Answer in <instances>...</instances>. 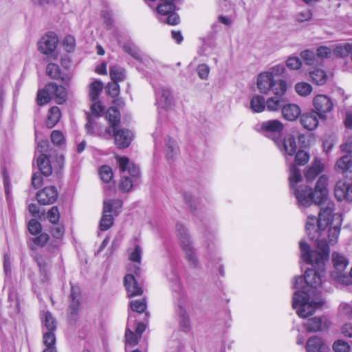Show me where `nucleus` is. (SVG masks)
<instances>
[{"instance_id":"obj_35","label":"nucleus","mask_w":352,"mask_h":352,"mask_svg":"<svg viewBox=\"0 0 352 352\" xmlns=\"http://www.w3.org/2000/svg\"><path fill=\"white\" fill-rule=\"evenodd\" d=\"M112 81L120 82L125 78V70L117 65L112 66L109 70Z\"/></svg>"},{"instance_id":"obj_58","label":"nucleus","mask_w":352,"mask_h":352,"mask_svg":"<svg viewBox=\"0 0 352 352\" xmlns=\"http://www.w3.org/2000/svg\"><path fill=\"white\" fill-rule=\"evenodd\" d=\"M108 94L112 97L117 96L120 92V86L118 82L113 81L111 83L108 84L107 87Z\"/></svg>"},{"instance_id":"obj_42","label":"nucleus","mask_w":352,"mask_h":352,"mask_svg":"<svg viewBox=\"0 0 352 352\" xmlns=\"http://www.w3.org/2000/svg\"><path fill=\"white\" fill-rule=\"evenodd\" d=\"M309 160V155L303 150H299L295 156V163L299 166L306 164Z\"/></svg>"},{"instance_id":"obj_2","label":"nucleus","mask_w":352,"mask_h":352,"mask_svg":"<svg viewBox=\"0 0 352 352\" xmlns=\"http://www.w3.org/2000/svg\"><path fill=\"white\" fill-rule=\"evenodd\" d=\"M100 118H104L108 121L109 126L106 129V133L109 136H113L116 146L120 149L128 148L134 135L129 129L118 128L121 118L120 111H91L87 113V122L85 124L87 132L90 134L94 133V127Z\"/></svg>"},{"instance_id":"obj_39","label":"nucleus","mask_w":352,"mask_h":352,"mask_svg":"<svg viewBox=\"0 0 352 352\" xmlns=\"http://www.w3.org/2000/svg\"><path fill=\"white\" fill-rule=\"evenodd\" d=\"M295 89L299 95L302 96H306L311 94L312 91V87L307 82H298L295 85Z\"/></svg>"},{"instance_id":"obj_38","label":"nucleus","mask_w":352,"mask_h":352,"mask_svg":"<svg viewBox=\"0 0 352 352\" xmlns=\"http://www.w3.org/2000/svg\"><path fill=\"white\" fill-rule=\"evenodd\" d=\"M56 331H43V342L46 347H56Z\"/></svg>"},{"instance_id":"obj_47","label":"nucleus","mask_w":352,"mask_h":352,"mask_svg":"<svg viewBox=\"0 0 352 352\" xmlns=\"http://www.w3.org/2000/svg\"><path fill=\"white\" fill-rule=\"evenodd\" d=\"M301 57L308 65H312L316 60V55L314 52L309 50H306L301 52Z\"/></svg>"},{"instance_id":"obj_49","label":"nucleus","mask_w":352,"mask_h":352,"mask_svg":"<svg viewBox=\"0 0 352 352\" xmlns=\"http://www.w3.org/2000/svg\"><path fill=\"white\" fill-rule=\"evenodd\" d=\"M28 230L33 235L40 234L41 225L36 219H32L28 222Z\"/></svg>"},{"instance_id":"obj_1","label":"nucleus","mask_w":352,"mask_h":352,"mask_svg":"<svg viewBox=\"0 0 352 352\" xmlns=\"http://www.w3.org/2000/svg\"><path fill=\"white\" fill-rule=\"evenodd\" d=\"M319 206L321 208L318 218L309 215L305 226L308 236L316 241V250L310 251L309 245L305 241L300 242L303 261L314 267L305 271L304 277L296 278L294 283V287L299 290L294 294L292 307L301 318L312 315L316 309L322 305L321 302L310 300V293L313 289H316L324 283L322 278L325 274L324 263L329 258V246L337 243L340 232V221L326 230L329 223V218L335 210L333 201L328 198L326 202Z\"/></svg>"},{"instance_id":"obj_48","label":"nucleus","mask_w":352,"mask_h":352,"mask_svg":"<svg viewBox=\"0 0 352 352\" xmlns=\"http://www.w3.org/2000/svg\"><path fill=\"white\" fill-rule=\"evenodd\" d=\"M50 236L46 233H40L37 236L33 237L31 241L35 246L43 247L48 241Z\"/></svg>"},{"instance_id":"obj_21","label":"nucleus","mask_w":352,"mask_h":352,"mask_svg":"<svg viewBox=\"0 0 352 352\" xmlns=\"http://www.w3.org/2000/svg\"><path fill=\"white\" fill-rule=\"evenodd\" d=\"M69 313L71 316H76L80 308L81 300L80 289L78 286H71V293L69 296Z\"/></svg>"},{"instance_id":"obj_10","label":"nucleus","mask_w":352,"mask_h":352,"mask_svg":"<svg viewBox=\"0 0 352 352\" xmlns=\"http://www.w3.org/2000/svg\"><path fill=\"white\" fill-rule=\"evenodd\" d=\"M187 298L184 294H179L175 303V312L178 317L180 329L185 332L190 329V320L186 310Z\"/></svg>"},{"instance_id":"obj_26","label":"nucleus","mask_w":352,"mask_h":352,"mask_svg":"<svg viewBox=\"0 0 352 352\" xmlns=\"http://www.w3.org/2000/svg\"><path fill=\"white\" fill-rule=\"evenodd\" d=\"M123 50L125 52L141 63H145L148 60V57L142 54L139 48L133 43H125L123 46Z\"/></svg>"},{"instance_id":"obj_41","label":"nucleus","mask_w":352,"mask_h":352,"mask_svg":"<svg viewBox=\"0 0 352 352\" xmlns=\"http://www.w3.org/2000/svg\"><path fill=\"white\" fill-rule=\"evenodd\" d=\"M130 306L133 311L142 313L146 309V302L144 299L131 300L130 302Z\"/></svg>"},{"instance_id":"obj_18","label":"nucleus","mask_w":352,"mask_h":352,"mask_svg":"<svg viewBox=\"0 0 352 352\" xmlns=\"http://www.w3.org/2000/svg\"><path fill=\"white\" fill-rule=\"evenodd\" d=\"M124 285L127 292V296L131 298L136 296H141L143 294V289L140 286L134 275L126 274L124 278Z\"/></svg>"},{"instance_id":"obj_53","label":"nucleus","mask_w":352,"mask_h":352,"mask_svg":"<svg viewBox=\"0 0 352 352\" xmlns=\"http://www.w3.org/2000/svg\"><path fill=\"white\" fill-rule=\"evenodd\" d=\"M63 45L65 49V50L67 52H72L74 51L76 45L75 39L74 36L71 35H68L65 36L64 41H63Z\"/></svg>"},{"instance_id":"obj_34","label":"nucleus","mask_w":352,"mask_h":352,"mask_svg":"<svg viewBox=\"0 0 352 352\" xmlns=\"http://www.w3.org/2000/svg\"><path fill=\"white\" fill-rule=\"evenodd\" d=\"M179 153L177 142L170 137L166 139V155L168 159H173Z\"/></svg>"},{"instance_id":"obj_9","label":"nucleus","mask_w":352,"mask_h":352,"mask_svg":"<svg viewBox=\"0 0 352 352\" xmlns=\"http://www.w3.org/2000/svg\"><path fill=\"white\" fill-rule=\"evenodd\" d=\"M161 3L157 6V13L160 15V21L168 25H175L179 23V16L175 12L174 1L159 0Z\"/></svg>"},{"instance_id":"obj_6","label":"nucleus","mask_w":352,"mask_h":352,"mask_svg":"<svg viewBox=\"0 0 352 352\" xmlns=\"http://www.w3.org/2000/svg\"><path fill=\"white\" fill-rule=\"evenodd\" d=\"M122 202L119 199H107L103 202L102 215L99 223L100 231L109 230L113 224L114 217L120 214Z\"/></svg>"},{"instance_id":"obj_14","label":"nucleus","mask_w":352,"mask_h":352,"mask_svg":"<svg viewBox=\"0 0 352 352\" xmlns=\"http://www.w3.org/2000/svg\"><path fill=\"white\" fill-rule=\"evenodd\" d=\"M318 118L325 119V116L320 111H305L300 116L302 126L309 131L315 129L318 125Z\"/></svg>"},{"instance_id":"obj_23","label":"nucleus","mask_w":352,"mask_h":352,"mask_svg":"<svg viewBox=\"0 0 352 352\" xmlns=\"http://www.w3.org/2000/svg\"><path fill=\"white\" fill-rule=\"evenodd\" d=\"M315 110H333V103L330 98L324 94H318L314 98Z\"/></svg>"},{"instance_id":"obj_25","label":"nucleus","mask_w":352,"mask_h":352,"mask_svg":"<svg viewBox=\"0 0 352 352\" xmlns=\"http://www.w3.org/2000/svg\"><path fill=\"white\" fill-rule=\"evenodd\" d=\"M47 89L54 94L56 103L62 104L66 101L67 94L64 87L58 85L55 82H51L47 85Z\"/></svg>"},{"instance_id":"obj_3","label":"nucleus","mask_w":352,"mask_h":352,"mask_svg":"<svg viewBox=\"0 0 352 352\" xmlns=\"http://www.w3.org/2000/svg\"><path fill=\"white\" fill-rule=\"evenodd\" d=\"M302 179V177L299 168L295 164H292L289 177L291 190L300 206L308 207L313 203L315 204V195L312 188L308 186L300 185L297 186V184L300 182Z\"/></svg>"},{"instance_id":"obj_57","label":"nucleus","mask_w":352,"mask_h":352,"mask_svg":"<svg viewBox=\"0 0 352 352\" xmlns=\"http://www.w3.org/2000/svg\"><path fill=\"white\" fill-rule=\"evenodd\" d=\"M301 65V60L298 57H290L287 60V66L291 69H298Z\"/></svg>"},{"instance_id":"obj_54","label":"nucleus","mask_w":352,"mask_h":352,"mask_svg":"<svg viewBox=\"0 0 352 352\" xmlns=\"http://www.w3.org/2000/svg\"><path fill=\"white\" fill-rule=\"evenodd\" d=\"M125 107V102L122 98L117 97L112 100L111 106L107 110H120Z\"/></svg>"},{"instance_id":"obj_63","label":"nucleus","mask_w":352,"mask_h":352,"mask_svg":"<svg viewBox=\"0 0 352 352\" xmlns=\"http://www.w3.org/2000/svg\"><path fill=\"white\" fill-rule=\"evenodd\" d=\"M32 184L34 187L39 188L43 184V177L41 173H35L32 178Z\"/></svg>"},{"instance_id":"obj_12","label":"nucleus","mask_w":352,"mask_h":352,"mask_svg":"<svg viewBox=\"0 0 352 352\" xmlns=\"http://www.w3.org/2000/svg\"><path fill=\"white\" fill-rule=\"evenodd\" d=\"M103 83L99 80L93 81L89 87V98L92 102L90 104L89 110H104V107L102 105L99 100V96L103 89Z\"/></svg>"},{"instance_id":"obj_31","label":"nucleus","mask_w":352,"mask_h":352,"mask_svg":"<svg viewBox=\"0 0 352 352\" xmlns=\"http://www.w3.org/2000/svg\"><path fill=\"white\" fill-rule=\"evenodd\" d=\"M309 76L312 82L317 85H323L327 80V75L326 72L318 68H316L309 72Z\"/></svg>"},{"instance_id":"obj_51","label":"nucleus","mask_w":352,"mask_h":352,"mask_svg":"<svg viewBox=\"0 0 352 352\" xmlns=\"http://www.w3.org/2000/svg\"><path fill=\"white\" fill-rule=\"evenodd\" d=\"M47 219L53 223L56 224L60 219V213L57 206H53L47 212Z\"/></svg>"},{"instance_id":"obj_29","label":"nucleus","mask_w":352,"mask_h":352,"mask_svg":"<svg viewBox=\"0 0 352 352\" xmlns=\"http://www.w3.org/2000/svg\"><path fill=\"white\" fill-rule=\"evenodd\" d=\"M37 166L44 176H50L52 173V168L50 160L46 154H41L37 159Z\"/></svg>"},{"instance_id":"obj_15","label":"nucleus","mask_w":352,"mask_h":352,"mask_svg":"<svg viewBox=\"0 0 352 352\" xmlns=\"http://www.w3.org/2000/svg\"><path fill=\"white\" fill-rule=\"evenodd\" d=\"M283 155H293L297 149L296 138L293 134L286 135L280 138V143L275 144Z\"/></svg>"},{"instance_id":"obj_52","label":"nucleus","mask_w":352,"mask_h":352,"mask_svg":"<svg viewBox=\"0 0 352 352\" xmlns=\"http://www.w3.org/2000/svg\"><path fill=\"white\" fill-rule=\"evenodd\" d=\"M51 140L55 145L62 146L65 143V138L60 131H54L51 134Z\"/></svg>"},{"instance_id":"obj_61","label":"nucleus","mask_w":352,"mask_h":352,"mask_svg":"<svg viewBox=\"0 0 352 352\" xmlns=\"http://www.w3.org/2000/svg\"><path fill=\"white\" fill-rule=\"evenodd\" d=\"M285 67L283 65H277L274 67L270 68V71L267 72V73H270L273 78L274 76H280L284 73Z\"/></svg>"},{"instance_id":"obj_45","label":"nucleus","mask_w":352,"mask_h":352,"mask_svg":"<svg viewBox=\"0 0 352 352\" xmlns=\"http://www.w3.org/2000/svg\"><path fill=\"white\" fill-rule=\"evenodd\" d=\"M335 52L337 55L343 57L348 56L350 53L352 54V44L346 43L343 45L337 46Z\"/></svg>"},{"instance_id":"obj_19","label":"nucleus","mask_w":352,"mask_h":352,"mask_svg":"<svg viewBox=\"0 0 352 352\" xmlns=\"http://www.w3.org/2000/svg\"><path fill=\"white\" fill-rule=\"evenodd\" d=\"M58 38L54 33L43 36L38 43V50L45 54L53 52L56 48Z\"/></svg>"},{"instance_id":"obj_56","label":"nucleus","mask_w":352,"mask_h":352,"mask_svg":"<svg viewBox=\"0 0 352 352\" xmlns=\"http://www.w3.org/2000/svg\"><path fill=\"white\" fill-rule=\"evenodd\" d=\"M197 71L199 77L203 80H205L208 76L210 68L206 64H200L198 65Z\"/></svg>"},{"instance_id":"obj_55","label":"nucleus","mask_w":352,"mask_h":352,"mask_svg":"<svg viewBox=\"0 0 352 352\" xmlns=\"http://www.w3.org/2000/svg\"><path fill=\"white\" fill-rule=\"evenodd\" d=\"M142 248L139 245H136L133 251L130 254L131 261L140 263L142 258Z\"/></svg>"},{"instance_id":"obj_40","label":"nucleus","mask_w":352,"mask_h":352,"mask_svg":"<svg viewBox=\"0 0 352 352\" xmlns=\"http://www.w3.org/2000/svg\"><path fill=\"white\" fill-rule=\"evenodd\" d=\"M99 174L101 179L106 183L109 182L113 178L112 169L109 166H102L99 170Z\"/></svg>"},{"instance_id":"obj_7","label":"nucleus","mask_w":352,"mask_h":352,"mask_svg":"<svg viewBox=\"0 0 352 352\" xmlns=\"http://www.w3.org/2000/svg\"><path fill=\"white\" fill-rule=\"evenodd\" d=\"M176 230L181 247L185 253L186 259L187 260L189 265L192 267H196L198 263V259L195 250L192 246V241L188 232V230L184 225L177 223L176 226Z\"/></svg>"},{"instance_id":"obj_43","label":"nucleus","mask_w":352,"mask_h":352,"mask_svg":"<svg viewBox=\"0 0 352 352\" xmlns=\"http://www.w3.org/2000/svg\"><path fill=\"white\" fill-rule=\"evenodd\" d=\"M141 337L131 331L129 329H126L125 332L126 344L127 345L135 346L138 343V340Z\"/></svg>"},{"instance_id":"obj_64","label":"nucleus","mask_w":352,"mask_h":352,"mask_svg":"<svg viewBox=\"0 0 352 352\" xmlns=\"http://www.w3.org/2000/svg\"><path fill=\"white\" fill-rule=\"evenodd\" d=\"M341 151L346 153H352V135L350 136L344 144L340 146Z\"/></svg>"},{"instance_id":"obj_22","label":"nucleus","mask_w":352,"mask_h":352,"mask_svg":"<svg viewBox=\"0 0 352 352\" xmlns=\"http://www.w3.org/2000/svg\"><path fill=\"white\" fill-rule=\"evenodd\" d=\"M274 78L270 73H261L257 78V88L262 94H267L272 88Z\"/></svg>"},{"instance_id":"obj_37","label":"nucleus","mask_w":352,"mask_h":352,"mask_svg":"<svg viewBox=\"0 0 352 352\" xmlns=\"http://www.w3.org/2000/svg\"><path fill=\"white\" fill-rule=\"evenodd\" d=\"M61 111H48L45 122L46 126L53 128L59 121L61 117Z\"/></svg>"},{"instance_id":"obj_5","label":"nucleus","mask_w":352,"mask_h":352,"mask_svg":"<svg viewBox=\"0 0 352 352\" xmlns=\"http://www.w3.org/2000/svg\"><path fill=\"white\" fill-rule=\"evenodd\" d=\"M287 83L283 80H274L271 91L275 96L271 97L267 100L268 110H300L298 105L290 104L283 96L287 91Z\"/></svg>"},{"instance_id":"obj_60","label":"nucleus","mask_w":352,"mask_h":352,"mask_svg":"<svg viewBox=\"0 0 352 352\" xmlns=\"http://www.w3.org/2000/svg\"><path fill=\"white\" fill-rule=\"evenodd\" d=\"M302 111H282L283 118L288 121H294L300 118Z\"/></svg>"},{"instance_id":"obj_50","label":"nucleus","mask_w":352,"mask_h":352,"mask_svg":"<svg viewBox=\"0 0 352 352\" xmlns=\"http://www.w3.org/2000/svg\"><path fill=\"white\" fill-rule=\"evenodd\" d=\"M333 348L336 352H349L350 346L348 342L338 340L333 343Z\"/></svg>"},{"instance_id":"obj_4","label":"nucleus","mask_w":352,"mask_h":352,"mask_svg":"<svg viewBox=\"0 0 352 352\" xmlns=\"http://www.w3.org/2000/svg\"><path fill=\"white\" fill-rule=\"evenodd\" d=\"M116 159L121 173L119 188L122 192H128L140 179L139 167L130 162L129 159L126 157H117Z\"/></svg>"},{"instance_id":"obj_59","label":"nucleus","mask_w":352,"mask_h":352,"mask_svg":"<svg viewBox=\"0 0 352 352\" xmlns=\"http://www.w3.org/2000/svg\"><path fill=\"white\" fill-rule=\"evenodd\" d=\"M3 270L6 276H11V258L8 254H5L3 258Z\"/></svg>"},{"instance_id":"obj_24","label":"nucleus","mask_w":352,"mask_h":352,"mask_svg":"<svg viewBox=\"0 0 352 352\" xmlns=\"http://www.w3.org/2000/svg\"><path fill=\"white\" fill-rule=\"evenodd\" d=\"M307 352H327L328 347L318 336L311 337L307 342Z\"/></svg>"},{"instance_id":"obj_44","label":"nucleus","mask_w":352,"mask_h":352,"mask_svg":"<svg viewBox=\"0 0 352 352\" xmlns=\"http://www.w3.org/2000/svg\"><path fill=\"white\" fill-rule=\"evenodd\" d=\"M49 91L50 90L47 89L39 90L38 91L36 100L38 105L42 106L50 102V94L48 93Z\"/></svg>"},{"instance_id":"obj_36","label":"nucleus","mask_w":352,"mask_h":352,"mask_svg":"<svg viewBox=\"0 0 352 352\" xmlns=\"http://www.w3.org/2000/svg\"><path fill=\"white\" fill-rule=\"evenodd\" d=\"M265 107H267V100L265 101L263 96H254L250 100L252 110H265Z\"/></svg>"},{"instance_id":"obj_28","label":"nucleus","mask_w":352,"mask_h":352,"mask_svg":"<svg viewBox=\"0 0 352 352\" xmlns=\"http://www.w3.org/2000/svg\"><path fill=\"white\" fill-rule=\"evenodd\" d=\"M304 326L307 331L316 332L322 331L327 328L326 322L323 321L320 318L314 317L309 319Z\"/></svg>"},{"instance_id":"obj_27","label":"nucleus","mask_w":352,"mask_h":352,"mask_svg":"<svg viewBox=\"0 0 352 352\" xmlns=\"http://www.w3.org/2000/svg\"><path fill=\"white\" fill-rule=\"evenodd\" d=\"M324 170V166L322 162L315 159L311 165L309 167L305 173V178L307 182L313 181L318 175H319Z\"/></svg>"},{"instance_id":"obj_16","label":"nucleus","mask_w":352,"mask_h":352,"mask_svg":"<svg viewBox=\"0 0 352 352\" xmlns=\"http://www.w3.org/2000/svg\"><path fill=\"white\" fill-rule=\"evenodd\" d=\"M334 195L338 201H352V184L338 181L335 186Z\"/></svg>"},{"instance_id":"obj_62","label":"nucleus","mask_w":352,"mask_h":352,"mask_svg":"<svg viewBox=\"0 0 352 352\" xmlns=\"http://www.w3.org/2000/svg\"><path fill=\"white\" fill-rule=\"evenodd\" d=\"M331 54V50L325 46H320L317 49V56L319 58H324L329 57Z\"/></svg>"},{"instance_id":"obj_46","label":"nucleus","mask_w":352,"mask_h":352,"mask_svg":"<svg viewBox=\"0 0 352 352\" xmlns=\"http://www.w3.org/2000/svg\"><path fill=\"white\" fill-rule=\"evenodd\" d=\"M312 17V12L310 10L306 9L296 14L295 19L298 23L309 21Z\"/></svg>"},{"instance_id":"obj_8","label":"nucleus","mask_w":352,"mask_h":352,"mask_svg":"<svg viewBox=\"0 0 352 352\" xmlns=\"http://www.w3.org/2000/svg\"><path fill=\"white\" fill-rule=\"evenodd\" d=\"M283 129V124L278 120L265 121L256 126V130L258 132L273 140L275 144L280 143Z\"/></svg>"},{"instance_id":"obj_33","label":"nucleus","mask_w":352,"mask_h":352,"mask_svg":"<svg viewBox=\"0 0 352 352\" xmlns=\"http://www.w3.org/2000/svg\"><path fill=\"white\" fill-rule=\"evenodd\" d=\"M332 261L334 265V267L340 272V276L342 275V272L344 270V269L348 265L347 259L340 254L338 252H333L332 254Z\"/></svg>"},{"instance_id":"obj_17","label":"nucleus","mask_w":352,"mask_h":352,"mask_svg":"<svg viewBox=\"0 0 352 352\" xmlns=\"http://www.w3.org/2000/svg\"><path fill=\"white\" fill-rule=\"evenodd\" d=\"M57 197L58 192L54 186L45 187L36 194V199L42 205L52 204L56 201Z\"/></svg>"},{"instance_id":"obj_13","label":"nucleus","mask_w":352,"mask_h":352,"mask_svg":"<svg viewBox=\"0 0 352 352\" xmlns=\"http://www.w3.org/2000/svg\"><path fill=\"white\" fill-rule=\"evenodd\" d=\"M315 195V204L320 205L328 200V177L323 175L318 179L315 190L314 191Z\"/></svg>"},{"instance_id":"obj_11","label":"nucleus","mask_w":352,"mask_h":352,"mask_svg":"<svg viewBox=\"0 0 352 352\" xmlns=\"http://www.w3.org/2000/svg\"><path fill=\"white\" fill-rule=\"evenodd\" d=\"M155 105L158 109H167L173 103V96L170 89L165 86L160 85L155 89Z\"/></svg>"},{"instance_id":"obj_30","label":"nucleus","mask_w":352,"mask_h":352,"mask_svg":"<svg viewBox=\"0 0 352 352\" xmlns=\"http://www.w3.org/2000/svg\"><path fill=\"white\" fill-rule=\"evenodd\" d=\"M47 73L53 79L60 78L63 82H67L69 77L63 75L60 67L56 63H49L47 66Z\"/></svg>"},{"instance_id":"obj_20","label":"nucleus","mask_w":352,"mask_h":352,"mask_svg":"<svg viewBox=\"0 0 352 352\" xmlns=\"http://www.w3.org/2000/svg\"><path fill=\"white\" fill-rule=\"evenodd\" d=\"M335 168L345 177L352 179V156L346 155L340 157L336 162Z\"/></svg>"},{"instance_id":"obj_32","label":"nucleus","mask_w":352,"mask_h":352,"mask_svg":"<svg viewBox=\"0 0 352 352\" xmlns=\"http://www.w3.org/2000/svg\"><path fill=\"white\" fill-rule=\"evenodd\" d=\"M42 324L43 330L46 331H56V321L50 311H45L42 315Z\"/></svg>"}]
</instances>
